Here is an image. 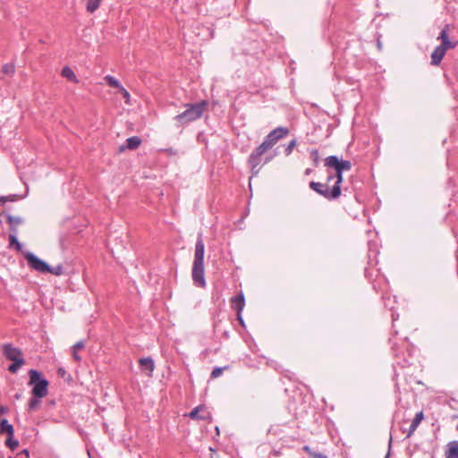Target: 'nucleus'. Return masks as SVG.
I'll return each instance as SVG.
<instances>
[{"instance_id":"f704fd0d","label":"nucleus","mask_w":458,"mask_h":458,"mask_svg":"<svg viewBox=\"0 0 458 458\" xmlns=\"http://www.w3.org/2000/svg\"><path fill=\"white\" fill-rule=\"evenodd\" d=\"M7 200H10V201H13L14 200V196H10V197H0V202H5Z\"/></svg>"},{"instance_id":"cd10ccee","label":"nucleus","mask_w":458,"mask_h":458,"mask_svg":"<svg viewBox=\"0 0 458 458\" xmlns=\"http://www.w3.org/2000/svg\"><path fill=\"white\" fill-rule=\"evenodd\" d=\"M3 72L5 74H13L15 72V67L13 64H5L3 65Z\"/></svg>"},{"instance_id":"58836bf2","label":"nucleus","mask_w":458,"mask_h":458,"mask_svg":"<svg viewBox=\"0 0 458 458\" xmlns=\"http://www.w3.org/2000/svg\"><path fill=\"white\" fill-rule=\"evenodd\" d=\"M237 318H238L239 322H240L242 326H244V321H243V319H242V313H237Z\"/></svg>"},{"instance_id":"2eb2a0df","label":"nucleus","mask_w":458,"mask_h":458,"mask_svg":"<svg viewBox=\"0 0 458 458\" xmlns=\"http://www.w3.org/2000/svg\"><path fill=\"white\" fill-rule=\"evenodd\" d=\"M232 307L237 311V313H242L244 305H245V298L242 293H240L237 296H234L231 299Z\"/></svg>"},{"instance_id":"c03bdc74","label":"nucleus","mask_w":458,"mask_h":458,"mask_svg":"<svg viewBox=\"0 0 458 458\" xmlns=\"http://www.w3.org/2000/svg\"><path fill=\"white\" fill-rule=\"evenodd\" d=\"M15 397H16V399H19L21 397V395L20 394H16Z\"/></svg>"},{"instance_id":"f03ea898","label":"nucleus","mask_w":458,"mask_h":458,"mask_svg":"<svg viewBox=\"0 0 458 458\" xmlns=\"http://www.w3.org/2000/svg\"><path fill=\"white\" fill-rule=\"evenodd\" d=\"M208 106V102L203 100L195 104H186V110L174 117V120L181 124H187L191 122L199 119Z\"/></svg>"},{"instance_id":"4be33fe9","label":"nucleus","mask_w":458,"mask_h":458,"mask_svg":"<svg viewBox=\"0 0 458 458\" xmlns=\"http://www.w3.org/2000/svg\"><path fill=\"white\" fill-rule=\"evenodd\" d=\"M103 0H88L86 9L89 13H95Z\"/></svg>"},{"instance_id":"6e6552de","label":"nucleus","mask_w":458,"mask_h":458,"mask_svg":"<svg viewBox=\"0 0 458 458\" xmlns=\"http://www.w3.org/2000/svg\"><path fill=\"white\" fill-rule=\"evenodd\" d=\"M3 353L7 360L12 361L24 360L21 349L14 347L11 344L3 345Z\"/></svg>"},{"instance_id":"37998d69","label":"nucleus","mask_w":458,"mask_h":458,"mask_svg":"<svg viewBox=\"0 0 458 458\" xmlns=\"http://www.w3.org/2000/svg\"><path fill=\"white\" fill-rule=\"evenodd\" d=\"M59 373H60V374H64V369H59Z\"/></svg>"},{"instance_id":"9d476101","label":"nucleus","mask_w":458,"mask_h":458,"mask_svg":"<svg viewBox=\"0 0 458 458\" xmlns=\"http://www.w3.org/2000/svg\"><path fill=\"white\" fill-rule=\"evenodd\" d=\"M189 417L192 420H206L210 418V412L205 405H199L191 410Z\"/></svg>"},{"instance_id":"4468645a","label":"nucleus","mask_w":458,"mask_h":458,"mask_svg":"<svg viewBox=\"0 0 458 458\" xmlns=\"http://www.w3.org/2000/svg\"><path fill=\"white\" fill-rule=\"evenodd\" d=\"M328 168H333L335 170V174H329L327 175V182H331L333 180H335L334 185H339L341 187V183L343 182V173L344 171L341 170L337 166H327Z\"/></svg>"},{"instance_id":"79ce46f5","label":"nucleus","mask_w":458,"mask_h":458,"mask_svg":"<svg viewBox=\"0 0 458 458\" xmlns=\"http://www.w3.org/2000/svg\"><path fill=\"white\" fill-rule=\"evenodd\" d=\"M271 159H272V157H267V158H266L265 162H266V163H267V162H269Z\"/></svg>"},{"instance_id":"20e7f679","label":"nucleus","mask_w":458,"mask_h":458,"mask_svg":"<svg viewBox=\"0 0 458 458\" xmlns=\"http://www.w3.org/2000/svg\"><path fill=\"white\" fill-rule=\"evenodd\" d=\"M329 183L327 182L322 183L312 181L310 182V188L328 200L335 199L341 195V187L339 185H333L330 188Z\"/></svg>"},{"instance_id":"1a4fd4ad","label":"nucleus","mask_w":458,"mask_h":458,"mask_svg":"<svg viewBox=\"0 0 458 458\" xmlns=\"http://www.w3.org/2000/svg\"><path fill=\"white\" fill-rule=\"evenodd\" d=\"M325 166H337L344 172L352 169V163L349 160H340L336 156L333 155L326 157Z\"/></svg>"},{"instance_id":"2f4dec72","label":"nucleus","mask_w":458,"mask_h":458,"mask_svg":"<svg viewBox=\"0 0 458 458\" xmlns=\"http://www.w3.org/2000/svg\"><path fill=\"white\" fill-rule=\"evenodd\" d=\"M310 157L312 158L314 164L317 165L319 162V152L318 149H312L310 151Z\"/></svg>"},{"instance_id":"7c9ffc66","label":"nucleus","mask_w":458,"mask_h":458,"mask_svg":"<svg viewBox=\"0 0 458 458\" xmlns=\"http://www.w3.org/2000/svg\"><path fill=\"white\" fill-rule=\"evenodd\" d=\"M296 146V140H293L289 142V144L285 147L284 152L285 155L288 156L292 153L293 149Z\"/></svg>"},{"instance_id":"5701e85b","label":"nucleus","mask_w":458,"mask_h":458,"mask_svg":"<svg viewBox=\"0 0 458 458\" xmlns=\"http://www.w3.org/2000/svg\"><path fill=\"white\" fill-rule=\"evenodd\" d=\"M16 232H17V230L13 229V233L9 234V242H10V246L15 247L18 250H21V244L16 237Z\"/></svg>"},{"instance_id":"c9c22d12","label":"nucleus","mask_w":458,"mask_h":458,"mask_svg":"<svg viewBox=\"0 0 458 458\" xmlns=\"http://www.w3.org/2000/svg\"><path fill=\"white\" fill-rule=\"evenodd\" d=\"M312 457L314 458H327L326 455H324L323 454L321 453H316L313 451L312 454H311Z\"/></svg>"},{"instance_id":"9b49d317","label":"nucleus","mask_w":458,"mask_h":458,"mask_svg":"<svg viewBox=\"0 0 458 458\" xmlns=\"http://www.w3.org/2000/svg\"><path fill=\"white\" fill-rule=\"evenodd\" d=\"M438 40L442 41L441 46L445 47V49L447 51V49H453L456 47L458 41L456 40H450L448 37V26H445L440 32L439 36L437 37Z\"/></svg>"},{"instance_id":"412c9836","label":"nucleus","mask_w":458,"mask_h":458,"mask_svg":"<svg viewBox=\"0 0 458 458\" xmlns=\"http://www.w3.org/2000/svg\"><path fill=\"white\" fill-rule=\"evenodd\" d=\"M6 221L11 225L12 231H13V229H16L15 227L23 222L21 217L14 216L10 214L6 215Z\"/></svg>"},{"instance_id":"f3484780","label":"nucleus","mask_w":458,"mask_h":458,"mask_svg":"<svg viewBox=\"0 0 458 458\" xmlns=\"http://www.w3.org/2000/svg\"><path fill=\"white\" fill-rule=\"evenodd\" d=\"M1 433H6L10 437H13L14 429L13 426L8 422L6 419H3L0 422Z\"/></svg>"},{"instance_id":"b1692460","label":"nucleus","mask_w":458,"mask_h":458,"mask_svg":"<svg viewBox=\"0 0 458 458\" xmlns=\"http://www.w3.org/2000/svg\"><path fill=\"white\" fill-rule=\"evenodd\" d=\"M104 79L110 87L116 88L119 89H121V87H123L120 81L111 75H106Z\"/></svg>"},{"instance_id":"dca6fc26","label":"nucleus","mask_w":458,"mask_h":458,"mask_svg":"<svg viewBox=\"0 0 458 458\" xmlns=\"http://www.w3.org/2000/svg\"><path fill=\"white\" fill-rule=\"evenodd\" d=\"M422 420H423V411H420V412L416 413L415 417L413 418V420L411 421L410 428L408 430L407 437H410L414 433V431L417 429V428L419 427V425Z\"/></svg>"},{"instance_id":"f8f14e48","label":"nucleus","mask_w":458,"mask_h":458,"mask_svg":"<svg viewBox=\"0 0 458 458\" xmlns=\"http://www.w3.org/2000/svg\"><path fill=\"white\" fill-rule=\"evenodd\" d=\"M445 53L446 50L444 47L441 45L437 46L431 54V64L435 66L439 65Z\"/></svg>"},{"instance_id":"ddd939ff","label":"nucleus","mask_w":458,"mask_h":458,"mask_svg":"<svg viewBox=\"0 0 458 458\" xmlns=\"http://www.w3.org/2000/svg\"><path fill=\"white\" fill-rule=\"evenodd\" d=\"M140 367L142 370L147 371V375L150 376L155 369L154 360L150 357L141 358L139 360Z\"/></svg>"},{"instance_id":"39448f33","label":"nucleus","mask_w":458,"mask_h":458,"mask_svg":"<svg viewBox=\"0 0 458 458\" xmlns=\"http://www.w3.org/2000/svg\"><path fill=\"white\" fill-rule=\"evenodd\" d=\"M269 149H271V148L268 146V144L263 141L250 155L248 162L250 165L251 173L253 174H258L259 171V165L261 164V157Z\"/></svg>"},{"instance_id":"e433bc0d","label":"nucleus","mask_w":458,"mask_h":458,"mask_svg":"<svg viewBox=\"0 0 458 458\" xmlns=\"http://www.w3.org/2000/svg\"><path fill=\"white\" fill-rule=\"evenodd\" d=\"M77 352L78 351H73L72 350V356H73L75 360L81 361V357L77 353Z\"/></svg>"},{"instance_id":"f257e3e1","label":"nucleus","mask_w":458,"mask_h":458,"mask_svg":"<svg viewBox=\"0 0 458 458\" xmlns=\"http://www.w3.org/2000/svg\"><path fill=\"white\" fill-rule=\"evenodd\" d=\"M204 252L205 244L202 238V233H199L195 244L194 260L192 264L191 276L193 284L204 288L206 281L204 276Z\"/></svg>"},{"instance_id":"0eeeda50","label":"nucleus","mask_w":458,"mask_h":458,"mask_svg":"<svg viewBox=\"0 0 458 458\" xmlns=\"http://www.w3.org/2000/svg\"><path fill=\"white\" fill-rule=\"evenodd\" d=\"M288 133L289 130L286 127H276L266 136L264 141L272 148L279 140L286 137Z\"/></svg>"},{"instance_id":"473e14b6","label":"nucleus","mask_w":458,"mask_h":458,"mask_svg":"<svg viewBox=\"0 0 458 458\" xmlns=\"http://www.w3.org/2000/svg\"><path fill=\"white\" fill-rule=\"evenodd\" d=\"M123 95V98L125 99L126 103H129L130 100V93L123 87H121L119 89Z\"/></svg>"},{"instance_id":"4c0bfd02","label":"nucleus","mask_w":458,"mask_h":458,"mask_svg":"<svg viewBox=\"0 0 458 458\" xmlns=\"http://www.w3.org/2000/svg\"><path fill=\"white\" fill-rule=\"evenodd\" d=\"M303 450L309 454L311 456L313 451L311 450V448L309 446V445H305L303 446Z\"/></svg>"},{"instance_id":"c85d7f7f","label":"nucleus","mask_w":458,"mask_h":458,"mask_svg":"<svg viewBox=\"0 0 458 458\" xmlns=\"http://www.w3.org/2000/svg\"><path fill=\"white\" fill-rule=\"evenodd\" d=\"M39 403H40V399H38L37 397L31 398L28 403L29 410H30V411L35 410L39 405Z\"/></svg>"},{"instance_id":"72a5a7b5","label":"nucleus","mask_w":458,"mask_h":458,"mask_svg":"<svg viewBox=\"0 0 458 458\" xmlns=\"http://www.w3.org/2000/svg\"><path fill=\"white\" fill-rule=\"evenodd\" d=\"M85 346V343L83 341H79L77 342L73 346H72V350L73 351H79L81 349H83Z\"/></svg>"},{"instance_id":"7ed1b4c3","label":"nucleus","mask_w":458,"mask_h":458,"mask_svg":"<svg viewBox=\"0 0 458 458\" xmlns=\"http://www.w3.org/2000/svg\"><path fill=\"white\" fill-rule=\"evenodd\" d=\"M30 382L32 386L31 394L34 397L41 399L48 394V381L41 377V374L36 369H30Z\"/></svg>"},{"instance_id":"a19ab883","label":"nucleus","mask_w":458,"mask_h":458,"mask_svg":"<svg viewBox=\"0 0 458 458\" xmlns=\"http://www.w3.org/2000/svg\"><path fill=\"white\" fill-rule=\"evenodd\" d=\"M310 173H311V169H310V168L306 169V171H305L306 174H310Z\"/></svg>"},{"instance_id":"a211bd4d","label":"nucleus","mask_w":458,"mask_h":458,"mask_svg":"<svg viewBox=\"0 0 458 458\" xmlns=\"http://www.w3.org/2000/svg\"><path fill=\"white\" fill-rule=\"evenodd\" d=\"M61 74L63 77L66 78L70 81H72L74 83L79 82L74 72L69 66L64 67L62 69Z\"/></svg>"},{"instance_id":"a878e982","label":"nucleus","mask_w":458,"mask_h":458,"mask_svg":"<svg viewBox=\"0 0 458 458\" xmlns=\"http://www.w3.org/2000/svg\"><path fill=\"white\" fill-rule=\"evenodd\" d=\"M5 445L8 446L11 450H15L18 445H19V441L14 439L13 437H10L8 436L6 441H5Z\"/></svg>"},{"instance_id":"bb28decb","label":"nucleus","mask_w":458,"mask_h":458,"mask_svg":"<svg viewBox=\"0 0 458 458\" xmlns=\"http://www.w3.org/2000/svg\"><path fill=\"white\" fill-rule=\"evenodd\" d=\"M64 272V267L62 265H57L56 267L49 266V270L47 273H50L55 276H61Z\"/></svg>"},{"instance_id":"423d86ee","label":"nucleus","mask_w":458,"mask_h":458,"mask_svg":"<svg viewBox=\"0 0 458 458\" xmlns=\"http://www.w3.org/2000/svg\"><path fill=\"white\" fill-rule=\"evenodd\" d=\"M24 257L31 269L40 273H47V271L49 270V265L38 258L35 254L27 252Z\"/></svg>"},{"instance_id":"a18cd8bd","label":"nucleus","mask_w":458,"mask_h":458,"mask_svg":"<svg viewBox=\"0 0 458 458\" xmlns=\"http://www.w3.org/2000/svg\"><path fill=\"white\" fill-rule=\"evenodd\" d=\"M387 457H388V455H386L385 458H387Z\"/></svg>"},{"instance_id":"6ab92c4d","label":"nucleus","mask_w":458,"mask_h":458,"mask_svg":"<svg viewBox=\"0 0 458 458\" xmlns=\"http://www.w3.org/2000/svg\"><path fill=\"white\" fill-rule=\"evenodd\" d=\"M445 458H458V441L450 443L449 449L445 452Z\"/></svg>"},{"instance_id":"ea45409f","label":"nucleus","mask_w":458,"mask_h":458,"mask_svg":"<svg viewBox=\"0 0 458 458\" xmlns=\"http://www.w3.org/2000/svg\"><path fill=\"white\" fill-rule=\"evenodd\" d=\"M7 411V408L5 406L0 407V413H5Z\"/></svg>"},{"instance_id":"393cba45","label":"nucleus","mask_w":458,"mask_h":458,"mask_svg":"<svg viewBox=\"0 0 458 458\" xmlns=\"http://www.w3.org/2000/svg\"><path fill=\"white\" fill-rule=\"evenodd\" d=\"M24 360H15L9 366L8 369L11 373H16L18 369L24 364Z\"/></svg>"},{"instance_id":"c756f323","label":"nucleus","mask_w":458,"mask_h":458,"mask_svg":"<svg viewBox=\"0 0 458 458\" xmlns=\"http://www.w3.org/2000/svg\"><path fill=\"white\" fill-rule=\"evenodd\" d=\"M228 367H216L211 372V377L216 378L222 375L223 371L226 369Z\"/></svg>"},{"instance_id":"aec40b11","label":"nucleus","mask_w":458,"mask_h":458,"mask_svg":"<svg viewBox=\"0 0 458 458\" xmlns=\"http://www.w3.org/2000/svg\"><path fill=\"white\" fill-rule=\"evenodd\" d=\"M141 140L138 136H132L126 140V148L129 149H136L140 147Z\"/></svg>"}]
</instances>
